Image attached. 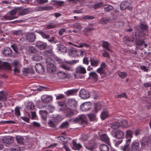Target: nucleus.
I'll list each match as a JSON object with an SVG mask.
<instances>
[{"instance_id": "f257e3e1", "label": "nucleus", "mask_w": 151, "mask_h": 151, "mask_svg": "<svg viewBox=\"0 0 151 151\" xmlns=\"http://www.w3.org/2000/svg\"><path fill=\"white\" fill-rule=\"evenodd\" d=\"M131 139H130L126 140V144L124 146L121 147V149L123 151H135L138 150L140 148L139 143L137 141H134L132 142L130 145L131 148L127 150L131 142Z\"/></svg>"}, {"instance_id": "f03ea898", "label": "nucleus", "mask_w": 151, "mask_h": 151, "mask_svg": "<svg viewBox=\"0 0 151 151\" xmlns=\"http://www.w3.org/2000/svg\"><path fill=\"white\" fill-rule=\"evenodd\" d=\"M71 121L74 123H78L80 124H87L88 121L86 116L82 114L78 116V117L71 119Z\"/></svg>"}, {"instance_id": "7ed1b4c3", "label": "nucleus", "mask_w": 151, "mask_h": 151, "mask_svg": "<svg viewBox=\"0 0 151 151\" xmlns=\"http://www.w3.org/2000/svg\"><path fill=\"white\" fill-rule=\"evenodd\" d=\"M85 50L83 49L81 50H76L73 48L69 49L68 52L69 55L73 57L79 56L83 55L84 52Z\"/></svg>"}, {"instance_id": "20e7f679", "label": "nucleus", "mask_w": 151, "mask_h": 151, "mask_svg": "<svg viewBox=\"0 0 151 151\" xmlns=\"http://www.w3.org/2000/svg\"><path fill=\"white\" fill-rule=\"evenodd\" d=\"M148 26L147 24L141 23L139 27L138 31L140 33L142 34V35L144 36L146 35V32L147 31Z\"/></svg>"}, {"instance_id": "39448f33", "label": "nucleus", "mask_w": 151, "mask_h": 151, "mask_svg": "<svg viewBox=\"0 0 151 151\" xmlns=\"http://www.w3.org/2000/svg\"><path fill=\"white\" fill-rule=\"evenodd\" d=\"M120 8L122 10H124L126 9H127L130 11H132V8L131 6V4L126 1H124L121 3Z\"/></svg>"}, {"instance_id": "423d86ee", "label": "nucleus", "mask_w": 151, "mask_h": 151, "mask_svg": "<svg viewBox=\"0 0 151 151\" xmlns=\"http://www.w3.org/2000/svg\"><path fill=\"white\" fill-rule=\"evenodd\" d=\"M17 11L19 16L24 15L28 14L29 12V9L28 8L23 9V8H17Z\"/></svg>"}, {"instance_id": "0eeeda50", "label": "nucleus", "mask_w": 151, "mask_h": 151, "mask_svg": "<svg viewBox=\"0 0 151 151\" xmlns=\"http://www.w3.org/2000/svg\"><path fill=\"white\" fill-rule=\"evenodd\" d=\"M91 106L90 102H85L81 105L80 109L83 111H87L90 109Z\"/></svg>"}, {"instance_id": "6e6552de", "label": "nucleus", "mask_w": 151, "mask_h": 151, "mask_svg": "<svg viewBox=\"0 0 151 151\" xmlns=\"http://www.w3.org/2000/svg\"><path fill=\"white\" fill-rule=\"evenodd\" d=\"M12 64L14 67V71L17 73H20L19 68L21 66V65L19 61L17 60H14L12 62Z\"/></svg>"}, {"instance_id": "1a4fd4ad", "label": "nucleus", "mask_w": 151, "mask_h": 151, "mask_svg": "<svg viewBox=\"0 0 151 151\" xmlns=\"http://www.w3.org/2000/svg\"><path fill=\"white\" fill-rule=\"evenodd\" d=\"M79 95L83 99H87L89 97L88 92L83 89L80 90Z\"/></svg>"}, {"instance_id": "9d476101", "label": "nucleus", "mask_w": 151, "mask_h": 151, "mask_svg": "<svg viewBox=\"0 0 151 151\" xmlns=\"http://www.w3.org/2000/svg\"><path fill=\"white\" fill-rule=\"evenodd\" d=\"M11 68V65L8 63L1 62H0V69L10 70Z\"/></svg>"}, {"instance_id": "9b49d317", "label": "nucleus", "mask_w": 151, "mask_h": 151, "mask_svg": "<svg viewBox=\"0 0 151 151\" xmlns=\"http://www.w3.org/2000/svg\"><path fill=\"white\" fill-rule=\"evenodd\" d=\"M35 67L36 71L39 73H42L44 71V68L43 66L40 63L36 64Z\"/></svg>"}, {"instance_id": "f8f14e48", "label": "nucleus", "mask_w": 151, "mask_h": 151, "mask_svg": "<svg viewBox=\"0 0 151 151\" xmlns=\"http://www.w3.org/2000/svg\"><path fill=\"white\" fill-rule=\"evenodd\" d=\"M99 137L101 140L107 144L109 143V138L107 135L105 134H103L99 135Z\"/></svg>"}, {"instance_id": "ddd939ff", "label": "nucleus", "mask_w": 151, "mask_h": 151, "mask_svg": "<svg viewBox=\"0 0 151 151\" xmlns=\"http://www.w3.org/2000/svg\"><path fill=\"white\" fill-rule=\"evenodd\" d=\"M71 27L74 28L76 29H74L73 30H70L73 32L78 33L79 32L81 28V27L80 24L76 23L73 24L71 26Z\"/></svg>"}, {"instance_id": "4468645a", "label": "nucleus", "mask_w": 151, "mask_h": 151, "mask_svg": "<svg viewBox=\"0 0 151 151\" xmlns=\"http://www.w3.org/2000/svg\"><path fill=\"white\" fill-rule=\"evenodd\" d=\"M90 78L94 82H96L98 79V76L97 73L95 72H90L89 74Z\"/></svg>"}, {"instance_id": "2eb2a0df", "label": "nucleus", "mask_w": 151, "mask_h": 151, "mask_svg": "<svg viewBox=\"0 0 151 151\" xmlns=\"http://www.w3.org/2000/svg\"><path fill=\"white\" fill-rule=\"evenodd\" d=\"M77 73L84 74L86 73L85 68L82 66H79L77 67L76 69Z\"/></svg>"}, {"instance_id": "dca6fc26", "label": "nucleus", "mask_w": 151, "mask_h": 151, "mask_svg": "<svg viewBox=\"0 0 151 151\" xmlns=\"http://www.w3.org/2000/svg\"><path fill=\"white\" fill-rule=\"evenodd\" d=\"M36 45L40 50H43L46 47L47 44L44 42L40 41L37 42Z\"/></svg>"}, {"instance_id": "f3484780", "label": "nucleus", "mask_w": 151, "mask_h": 151, "mask_svg": "<svg viewBox=\"0 0 151 151\" xmlns=\"http://www.w3.org/2000/svg\"><path fill=\"white\" fill-rule=\"evenodd\" d=\"M47 69L49 72H53L56 70V67L53 64L51 63L47 65Z\"/></svg>"}, {"instance_id": "a211bd4d", "label": "nucleus", "mask_w": 151, "mask_h": 151, "mask_svg": "<svg viewBox=\"0 0 151 151\" xmlns=\"http://www.w3.org/2000/svg\"><path fill=\"white\" fill-rule=\"evenodd\" d=\"M115 136L118 139H122L124 138V134L123 132L120 130H117L115 133Z\"/></svg>"}, {"instance_id": "6ab92c4d", "label": "nucleus", "mask_w": 151, "mask_h": 151, "mask_svg": "<svg viewBox=\"0 0 151 151\" xmlns=\"http://www.w3.org/2000/svg\"><path fill=\"white\" fill-rule=\"evenodd\" d=\"M2 141L6 144H9L13 142V138L10 137H6L3 139Z\"/></svg>"}, {"instance_id": "aec40b11", "label": "nucleus", "mask_w": 151, "mask_h": 151, "mask_svg": "<svg viewBox=\"0 0 151 151\" xmlns=\"http://www.w3.org/2000/svg\"><path fill=\"white\" fill-rule=\"evenodd\" d=\"M57 123V119L56 118H53L48 122V124L50 127H55Z\"/></svg>"}, {"instance_id": "412c9836", "label": "nucleus", "mask_w": 151, "mask_h": 151, "mask_svg": "<svg viewBox=\"0 0 151 151\" xmlns=\"http://www.w3.org/2000/svg\"><path fill=\"white\" fill-rule=\"evenodd\" d=\"M90 62L91 66L93 67L97 66L99 63V60L97 59H95L92 58H90Z\"/></svg>"}, {"instance_id": "4be33fe9", "label": "nucleus", "mask_w": 151, "mask_h": 151, "mask_svg": "<svg viewBox=\"0 0 151 151\" xmlns=\"http://www.w3.org/2000/svg\"><path fill=\"white\" fill-rule=\"evenodd\" d=\"M135 42L136 44L138 46H143L144 45L145 47H147V46L143 40H140L139 38H136Z\"/></svg>"}, {"instance_id": "5701e85b", "label": "nucleus", "mask_w": 151, "mask_h": 151, "mask_svg": "<svg viewBox=\"0 0 151 151\" xmlns=\"http://www.w3.org/2000/svg\"><path fill=\"white\" fill-rule=\"evenodd\" d=\"M78 89H73L68 90L65 93L67 96H69L70 95H73L77 93Z\"/></svg>"}, {"instance_id": "b1692460", "label": "nucleus", "mask_w": 151, "mask_h": 151, "mask_svg": "<svg viewBox=\"0 0 151 151\" xmlns=\"http://www.w3.org/2000/svg\"><path fill=\"white\" fill-rule=\"evenodd\" d=\"M109 44L107 42L104 41L103 42L102 44V47L104 48L106 50L112 53L113 52V51L109 48Z\"/></svg>"}, {"instance_id": "393cba45", "label": "nucleus", "mask_w": 151, "mask_h": 151, "mask_svg": "<svg viewBox=\"0 0 151 151\" xmlns=\"http://www.w3.org/2000/svg\"><path fill=\"white\" fill-rule=\"evenodd\" d=\"M105 6V5L103 4V3L102 2H101L93 5L92 7L94 9H97Z\"/></svg>"}, {"instance_id": "a878e982", "label": "nucleus", "mask_w": 151, "mask_h": 151, "mask_svg": "<svg viewBox=\"0 0 151 151\" xmlns=\"http://www.w3.org/2000/svg\"><path fill=\"white\" fill-rule=\"evenodd\" d=\"M93 30L92 28H87L84 30V34L87 36L91 35L92 34V31Z\"/></svg>"}, {"instance_id": "bb28decb", "label": "nucleus", "mask_w": 151, "mask_h": 151, "mask_svg": "<svg viewBox=\"0 0 151 151\" xmlns=\"http://www.w3.org/2000/svg\"><path fill=\"white\" fill-rule=\"evenodd\" d=\"M82 147V145L80 143H76L73 142V146L72 148L75 150H79Z\"/></svg>"}, {"instance_id": "cd10ccee", "label": "nucleus", "mask_w": 151, "mask_h": 151, "mask_svg": "<svg viewBox=\"0 0 151 151\" xmlns=\"http://www.w3.org/2000/svg\"><path fill=\"white\" fill-rule=\"evenodd\" d=\"M100 150L101 151H109V147L105 144H101L99 146Z\"/></svg>"}, {"instance_id": "c85d7f7f", "label": "nucleus", "mask_w": 151, "mask_h": 151, "mask_svg": "<svg viewBox=\"0 0 151 151\" xmlns=\"http://www.w3.org/2000/svg\"><path fill=\"white\" fill-rule=\"evenodd\" d=\"M109 126L113 129H118L120 126V124L118 122H115L111 124H110Z\"/></svg>"}, {"instance_id": "c756f323", "label": "nucleus", "mask_w": 151, "mask_h": 151, "mask_svg": "<svg viewBox=\"0 0 151 151\" xmlns=\"http://www.w3.org/2000/svg\"><path fill=\"white\" fill-rule=\"evenodd\" d=\"M18 18V17H12L8 15L4 16L2 17L1 19L2 20H10Z\"/></svg>"}, {"instance_id": "7c9ffc66", "label": "nucleus", "mask_w": 151, "mask_h": 151, "mask_svg": "<svg viewBox=\"0 0 151 151\" xmlns=\"http://www.w3.org/2000/svg\"><path fill=\"white\" fill-rule=\"evenodd\" d=\"M6 99V93L4 91L0 92V101H4Z\"/></svg>"}, {"instance_id": "2f4dec72", "label": "nucleus", "mask_w": 151, "mask_h": 151, "mask_svg": "<svg viewBox=\"0 0 151 151\" xmlns=\"http://www.w3.org/2000/svg\"><path fill=\"white\" fill-rule=\"evenodd\" d=\"M35 108V105L32 102H30L27 104V108L28 110H33Z\"/></svg>"}, {"instance_id": "473e14b6", "label": "nucleus", "mask_w": 151, "mask_h": 151, "mask_svg": "<svg viewBox=\"0 0 151 151\" xmlns=\"http://www.w3.org/2000/svg\"><path fill=\"white\" fill-rule=\"evenodd\" d=\"M12 53V51L10 48L6 47L5 48L3 52V54L4 55L7 56L11 54Z\"/></svg>"}, {"instance_id": "72a5a7b5", "label": "nucleus", "mask_w": 151, "mask_h": 151, "mask_svg": "<svg viewBox=\"0 0 151 151\" xmlns=\"http://www.w3.org/2000/svg\"><path fill=\"white\" fill-rule=\"evenodd\" d=\"M42 59V56L39 54H36L33 56L32 59L34 61H40Z\"/></svg>"}, {"instance_id": "f704fd0d", "label": "nucleus", "mask_w": 151, "mask_h": 151, "mask_svg": "<svg viewBox=\"0 0 151 151\" xmlns=\"http://www.w3.org/2000/svg\"><path fill=\"white\" fill-rule=\"evenodd\" d=\"M40 114L41 115L42 118L44 120H45L47 116V112L45 111L40 110Z\"/></svg>"}, {"instance_id": "c9c22d12", "label": "nucleus", "mask_w": 151, "mask_h": 151, "mask_svg": "<svg viewBox=\"0 0 151 151\" xmlns=\"http://www.w3.org/2000/svg\"><path fill=\"white\" fill-rule=\"evenodd\" d=\"M108 111H104L101 113V117L102 119H104L108 116Z\"/></svg>"}, {"instance_id": "e433bc0d", "label": "nucleus", "mask_w": 151, "mask_h": 151, "mask_svg": "<svg viewBox=\"0 0 151 151\" xmlns=\"http://www.w3.org/2000/svg\"><path fill=\"white\" fill-rule=\"evenodd\" d=\"M105 6H107V7L104 8V11L105 12H108L110 11H112L114 9L113 7L111 5L108 4H104Z\"/></svg>"}, {"instance_id": "4c0bfd02", "label": "nucleus", "mask_w": 151, "mask_h": 151, "mask_svg": "<svg viewBox=\"0 0 151 151\" xmlns=\"http://www.w3.org/2000/svg\"><path fill=\"white\" fill-rule=\"evenodd\" d=\"M58 50L61 52L65 53L67 52L66 48L63 45H60L58 47Z\"/></svg>"}, {"instance_id": "58836bf2", "label": "nucleus", "mask_w": 151, "mask_h": 151, "mask_svg": "<svg viewBox=\"0 0 151 151\" xmlns=\"http://www.w3.org/2000/svg\"><path fill=\"white\" fill-rule=\"evenodd\" d=\"M61 67L65 70L69 71L72 70L71 67L70 66L67 64H63L61 65Z\"/></svg>"}, {"instance_id": "ea45409f", "label": "nucleus", "mask_w": 151, "mask_h": 151, "mask_svg": "<svg viewBox=\"0 0 151 151\" xmlns=\"http://www.w3.org/2000/svg\"><path fill=\"white\" fill-rule=\"evenodd\" d=\"M65 112L67 116L72 115L73 114V112L71 109L67 108L65 110Z\"/></svg>"}, {"instance_id": "a19ab883", "label": "nucleus", "mask_w": 151, "mask_h": 151, "mask_svg": "<svg viewBox=\"0 0 151 151\" xmlns=\"http://www.w3.org/2000/svg\"><path fill=\"white\" fill-rule=\"evenodd\" d=\"M69 125V123L68 121H65L62 123L60 126V127L62 129H65L67 128Z\"/></svg>"}, {"instance_id": "79ce46f5", "label": "nucleus", "mask_w": 151, "mask_h": 151, "mask_svg": "<svg viewBox=\"0 0 151 151\" xmlns=\"http://www.w3.org/2000/svg\"><path fill=\"white\" fill-rule=\"evenodd\" d=\"M132 132L131 130H127L126 132V137L127 139H128L127 138L130 139H131V138L132 137Z\"/></svg>"}, {"instance_id": "37998d69", "label": "nucleus", "mask_w": 151, "mask_h": 151, "mask_svg": "<svg viewBox=\"0 0 151 151\" xmlns=\"http://www.w3.org/2000/svg\"><path fill=\"white\" fill-rule=\"evenodd\" d=\"M17 140L18 143L20 144H24V139L22 137H19L16 138Z\"/></svg>"}, {"instance_id": "c03bdc74", "label": "nucleus", "mask_w": 151, "mask_h": 151, "mask_svg": "<svg viewBox=\"0 0 151 151\" xmlns=\"http://www.w3.org/2000/svg\"><path fill=\"white\" fill-rule=\"evenodd\" d=\"M109 19L106 18L105 17H103L101 19L99 20V22L101 24H106L109 21Z\"/></svg>"}, {"instance_id": "a18cd8bd", "label": "nucleus", "mask_w": 151, "mask_h": 151, "mask_svg": "<svg viewBox=\"0 0 151 151\" xmlns=\"http://www.w3.org/2000/svg\"><path fill=\"white\" fill-rule=\"evenodd\" d=\"M23 34V31L22 30H18L13 32V34L17 36L22 35Z\"/></svg>"}, {"instance_id": "49530a36", "label": "nucleus", "mask_w": 151, "mask_h": 151, "mask_svg": "<svg viewBox=\"0 0 151 151\" xmlns=\"http://www.w3.org/2000/svg\"><path fill=\"white\" fill-rule=\"evenodd\" d=\"M149 142V141H148L147 139L145 138L142 140L141 145L142 146L146 147L148 145Z\"/></svg>"}, {"instance_id": "de8ad7c7", "label": "nucleus", "mask_w": 151, "mask_h": 151, "mask_svg": "<svg viewBox=\"0 0 151 151\" xmlns=\"http://www.w3.org/2000/svg\"><path fill=\"white\" fill-rule=\"evenodd\" d=\"M52 99V98L51 96L47 95L46 96L45 98L44 99H42V100H43V101L46 103L49 102L50 101H51Z\"/></svg>"}, {"instance_id": "09e8293b", "label": "nucleus", "mask_w": 151, "mask_h": 151, "mask_svg": "<svg viewBox=\"0 0 151 151\" xmlns=\"http://www.w3.org/2000/svg\"><path fill=\"white\" fill-rule=\"evenodd\" d=\"M47 0H36L35 1V3L38 4H43L47 3Z\"/></svg>"}, {"instance_id": "8fccbe9b", "label": "nucleus", "mask_w": 151, "mask_h": 151, "mask_svg": "<svg viewBox=\"0 0 151 151\" xmlns=\"http://www.w3.org/2000/svg\"><path fill=\"white\" fill-rule=\"evenodd\" d=\"M118 73L119 76L122 78H124L127 76V73L124 72H119Z\"/></svg>"}, {"instance_id": "3c124183", "label": "nucleus", "mask_w": 151, "mask_h": 151, "mask_svg": "<svg viewBox=\"0 0 151 151\" xmlns=\"http://www.w3.org/2000/svg\"><path fill=\"white\" fill-rule=\"evenodd\" d=\"M94 105L95 106V112L96 113L98 110L101 109L100 104L99 103H95Z\"/></svg>"}, {"instance_id": "603ef678", "label": "nucleus", "mask_w": 151, "mask_h": 151, "mask_svg": "<svg viewBox=\"0 0 151 151\" xmlns=\"http://www.w3.org/2000/svg\"><path fill=\"white\" fill-rule=\"evenodd\" d=\"M122 126L123 127L127 128L128 126L127 121L126 120H123L121 122Z\"/></svg>"}, {"instance_id": "864d4df0", "label": "nucleus", "mask_w": 151, "mask_h": 151, "mask_svg": "<svg viewBox=\"0 0 151 151\" xmlns=\"http://www.w3.org/2000/svg\"><path fill=\"white\" fill-rule=\"evenodd\" d=\"M88 116L91 121H93L96 118L95 115L94 114H88Z\"/></svg>"}, {"instance_id": "5fc2aeb1", "label": "nucleus", "mask_w": 151, "mask_h": 151, "mask_svg": "<svg viewBox=\"0 0 151 151\" xmlns=\"http://www.w3.org/2000/svg\"><path fill=\"white\" fill-rule=\"evenodd\" d=\"M115 97L118 98H120L121 97H123L124 98H127L126 94L125 93H123L119 95H115Z\"/></svg>"}, {"instance_id": "6e6d98bb", "label": "nucleus", "mask_w": 151, "mask_h": 151, "mask_svg": "<svg viewBox=\"0 0 151 151\" xmlns=\"http://www.w3.org/2000/svg\"><path fill=\"white\" fill-rule=\"evenodd\" d=\"M17 8L14 9V10H12L10 13V15L9 16L14 17V15L16 13L18 14V12L17 11Z\"/></svg>"}, {"instance_id": "4d7b16f0", "label": "nucleus", "mask_w": 151, "mask_h": 151, "mask_svg": "<svg viewBox=\"0 0 151 151\" xmlns=\"http://www.w3.org/2000/svg\"><path fill=\"white\" fill-rule=\"evenodd\" d=\"M54 60L52 59L51 57H48L46 59V62L47 63V65L53 62Z\"/></svg>"}, {"instance_id": "13d9d810", "label": "nucleus", "mask_w": 151, "mask_h": 151, "mask_svg": "<svg viewBox=\"0 0 151 151\" xmlns=\"http://www.w3.org/2000/svg\"><path fill=\"white\" fill-rule=\"evenodd\" d=\"M58 108L61 110H63L64 109V108L65 107V105L64 103H58Z\"/></svg>"}, {"instance_id": "bf43d9fd", "label": "nucleus", "mask_w": 151, "mask_h": 151, "mask_svg": "<svg viewBox=\"0 0 151 151\" xmlns=\"http://www.w3.org/2000/svg\"><path fill=\"white\" fill-rule=\"evenodd\" d=\"M96 71L99 73L100 75L102 74H105V73L104 69L100 68H98L96 70Z\"/></svg>"}, {"instance_id": "052dcab7", "label": "nucleus", "mask_w": 151, "mask_h": 151, "mask_svg": "<svg viewBox=\"0 0 151 151\" xmlns=\"http://www.w3.org/2000/svg\"><path fill=\"white\" fill-rule=\"evenodd\" d=\"M15 114L17 116H19L20 115V110L19 108H17L15 110Z\"/></svg>"}, {"instance_id": "680f3d73", "label": "nucleus", "mask_w": 151, "mask_h": 151, "mask_svg": "<svg viewBox=\"0 0 151 151\" xmlns=\"http://www.w3.org/2000/svg\"><path fill=\"white\" fill-rule=\"evenodd\" d=\"M103 51L104 52L102 54V56L104 57L109 58L110 56L109 53L108 52H106L105 50H104Z\"/></svg>"}, {"instance_id": "e2e57ef3", "label": "nucleus", "mask_w": 151, "mask_h": 151, "mask_svg": "<svg viewBox=\"0 0 151 151\" xmlns=\"http://www.w3.org/2000/svg\"><path fill=\"white\" fill-rule=\"evenodd\" d=\"M66 31V29L64 28L61 29L58 32L59 34L60 35H62L64 32Z\"/></svg>"}, {"instance_id": "0e129e2a", "label": "nucleus", "mask_w": 151, "mask_h": 151, "mask_svg": "<svg viewBox=\"0 0 151 151\" xmlns=\"http://www.w3.org/2000/svg\"><path fill=\"white\" fill-rule=\"evenodd\" d=\"M58 74L59 76L60 75H62L63 76L62 77V78H67L66 74L64 72L60 71L58 73Z\"/></svg>"}, {"instance_id": "69168bd1", "label": "nucleus", "mask_w": 151, "mask_h": 151, "mask_svg": "<svg viewBox=\"0 0 151 151\" xmlns=\"http://www.w3.org/2000/svg\"><path fill=\"white\" fill-rule=\"evenodd\" d=\"M32 124L33 126L36 127H39L40 126V123L35 122H33L32 123Z\"/></svg>"}, {"instance_id": "338daca9", "label": "nucleus", "mask_w": 151, "mask_h": 151, "mask_svg": "<svg viewBox=\"0 0 151 151\" xmlns=\"http://www.w3.org/2000/svg\"><path fill=\"white\" fill-rule=\"evenodd\" d=\"M35 34L34 33H31L28 34L26 38H36Z\"/></svg>"}, {"instance_id": "774afa93", "label": "nucleus", "mask_w": 151, "mask_h": 151, "mask_svg": "<svg viewBox=\"0 0 151 151\" xmlns=\"http://www.w3.org/2000/svg\"><path fill=\"white\" fill-rule=\"evenodd\" d=\"M83 62L84 64L88 65L89 64L88 59L87 58L85 57L83 59Z\"/></svg>"}]
</instances>
